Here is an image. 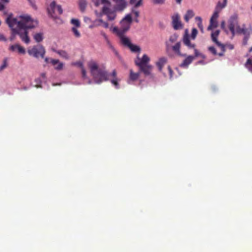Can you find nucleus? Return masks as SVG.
I'll use <instances>...</instances> for the list:
<instances>
[{"instance_id":"nucleus-1","label":"nucleus","mask_w":252,"mask_h":252,"mask_svg":"<svg viewBox=\"0 0 252 252\" xmlns=\"http://www.w3.org/2000/svg\"><path fill=\"white\" fill-rule=\"evenodd\" d=\"M6 23L12 30L9 38L10 41L15 39V35H19L21 40L26 44H29L30 39L28 36V29L35 28L38 24L36 20H34L27 14H23L13 17L12 14H9L6 19Z\"/></svg>"},{"instance_id":"nucleus-2","label":"nucleus","mask_w":252,"mask_h":252,"mask_svg":"<svg viewBox=\"0 0 252 252\" xmlns=\"http://www.w3.org/2000/svg\"><path fill=\"white\" fill-rule=\"evenodd\" d=\"M88 66L95 83L100 84L103 81L110 80L116 89L119 88V82L120 79L117 78L115 70L111 73H108L103 68L99 67L97 63L94 61L88 63Z\"/></svg>"},{"instance_id":"nucleus-3","label":"nucleus","mask_w":252,"mask_h":252,"mask_svg":"<svg viewBox=\"0 0 252 252\" xmlns=\"http://www.w3.org/2000/svg\"><path fill=\"white\" fill-rule=\"evenodd\" d=\"M228 27L232 34V37L236 34H243L244 37L243 44L244 45L247 44L250 36L252 34V28L251 26L246 27L245 25L240 26L238 22L237 14L234 13L230 16L228 20Z\"/></svg>"},{"instance_id":"nucleus-4","label":"nucleus","mask_w":252,"mask_h":252,"mask_svg":"<svg viewBox=\"0 0 252 252\" xmlns=\"http://www.w3.org/2000/svg\"><path fill=\"white\" fill-rule=\"evenodd\" d=\"M132 22L131 14H127L125 17L120 22V28H118L116 27H111V30L115 33H125L130 28L131 24Z\"/></svg>"},{"instance_id":"nucleus-5","label":"nucleus","mask_w":252,"mask_h":252,"mask_svg":"<svg viewBox=\"0 0 252 252\" xmlns=\"http://www.w3.org/2000/svg\"><path fill=\"white\" fill-rule=\"evenodd\" d=\"M28 53L31 56L36 59L41 57L44 58L45 54V50L41 45L38 44L34 45L28 50Z\"/></svg>"},{"instance_id":"nucleus-6","label":"nucleus","mask_w":252,"mask_h":252,"mask_svg":"<svg viewBox=\"0 0 252 252\" xmlns=\"http://www.w3.org/2000/svg\"><path fill=\"white\" fill-rule=\"evenodd\" d=\"M220 31L219 30H216L213 32L211 33V38L212 41L215 43L219 47H220L223 52H224L226 49L229 50H232L234 49V45L230 43H226L225 44H222L220 42L218 41L217 38L220 34Z\"/></svg>"},{"instance_id":"nucleus-7","label":"nucleus","mask_w":252,"mask_h":252,"mask_svg":"<svg viewBox=\"0 0 252 252\" xmlns=\"http://www.w3.org/2000/svg\"><path fill=\"white\" fill-rule=\"evenodd\" d=\"M48 14L53 18H56V14H61L63 9L60 5H57L55 1H52L47 8Z\"/></svg>"},{"instance_id":"nucleus-8","label":"nucleus","mask_w":252,"mask_h":252,"mask_svg":"<svg viewBox=\"0 0 252 252\" xmlns=\"http://www.w3.org/2000/svg\"><path fill=\"white\" fill-rule=\"evenodd\" d=\"M115 9L112 10L110 9V6L104 5L102 10V14H104L107 16V19L109 21L114 20L116 16Z\"/></svg>"},{"instance_id":"nucleus-9","label":"nucleus","mask_w":252,"mask_h":252,"mask_svg":"<svg viewBox=\"0 0 252 252\" xmlns=\"http://www.w3.org/2000/svg\"><path fill=\"white\" fill-rule=\"evenodd\" d=\"M171 19L172 25L175 30H177L183 28V25L180 20V16L179 13H174L171 16Z\"/></svg>"},{"instance_id":"nucleus-10","label":"nucleus","mask_w":252,"mask_h":252,"mask_svg":"<svg viewBox=\"0 0 252 252\" xmlns=\"http://www.w3.org/2000/svg\"><path fill=\"white\" fill-rule=\"evenodd\" d=\"M117 34L120 38L121 43L123 46L128 48L131 43L130 39L125 35V33H117Z\"/></svg>"},{"instance_id":"nucleus-11","label":"nucleus","mask_w":252,"mask_h":252,"mask_svg":"<svg viewBox=\"0 0 252 252\" xmlns=\"http://www.w3.org/2000/svg\"><path fill=\"white\" fill-rule=\"evenodd\" d=\"M116 3L114 9L116 11H122L126 7L127 2L126 0H113Z\"/></svg>"},{"instance_id":"nucleus-12","label":"nucleus","mask_w":252,"mask_h":252,"mask_svg":"<svg viewBox=\"0 0 252 252\" xmlns=\"http://www.w3.org/2000/svg\"><path fill=\"white\" fill-rule=\"evenodd\" d=\"M149 61L150 58L147 55L144 54L141 59L139 57H137L136 59L135 60V63L136 65L140 67L141 66L148 65L147 63Z\"/></svg>"},{"instance_id":"nucleus-13","label":"nucleus","mask_w":252,"mask_h":252,"mask_svg":"<svg viewBox=\"0 0 252 252\" xmlns=\"http://www.w3.org/2000/svg\"><path fill=\"white\" fill-rule=\"evenodd\" d=\"M9 50L12 52H17L21 54H24L26 53L25 49L18 44L11 45L9 46Z\"/></svg>"},{"instance_id":"nucleus-14","label":"nucleus","mask_w":252,"mask_h":252,"mask_svg":"<svg viewBox=\"0 0 252 252\" xmlns=\"http://www.w3.org/2000/svg\"><path fill=\"white\" fill-rule=\"evenodd\" d=\"M194 57L193 56H188L181 63L180 66L184 68H187L188 65L192 62L194 59Z\"/></svg>"},{"instance_id":"nucleus-15","label":"nucleus","mask_w":252,"mask_h":252,"mask_svg":"<svg viewBox=\"0 0 252 252\" xmlns=\"http://www.w3.org/2000/svg\"><path fill=\"white\" fill-rule=\"evenodd\" d=\"M73 64L77 66L81 69L82 76L83 79L87 78L86 71L83 67V63L82 62H77L73 63Z\"/></svg>"},{"instance_id":"nucleus-16","label":"nucleus","mask_w":252,"mask_h":252,"mask_svg":"<svg viewBox=\"0 0 252 252\" xmlns=\"http://www.w3.org/2000/svg\"><path fill=\"white\" fill-rule=\"evenodd\" d=\"M227 3V0H223L222 1H219L216 6L215 9L220 12L226 6Z\"/></svg>"},{"instance_id":"nucleus-17","label":"nucleus","mask_w":252,"mask_h":252,"mask_svg":"<svg viewBox=\"0 0 252 252\" xmlns=\"http://www.w3.org/2000/svg\"><path fill=\"white\" fill-rule=\"evenodd\" d=\"M152 66L149 64L139 67L140 70L143 72L145 75H149L151 74Z\"/></svg>"},{"instance_id":"nucleus-18","label":"nucleus","mask_w":252,"mask_h":252,"mask_svg":"<svg viewBox=\"0 0 252 252\" xmlns=\"http://www.w3.org/2000/svg\"><path fill=\"white\" fill-rule=\"evenodd\" d=\"M51 63L54 66L56 70H60L63 69V64L58 60H51Z\"/></svg>"},{"instance_id":"nucleus-19","label":"nucleus","mask_w":252,"mask_h":252,"mask_svg":"<svg viewBox=\"0 0 252 252\" xmlns=\"http://www.w3.org/2000/svg\"><path fill=\"white\" fill-rule=\"evenodd\" d=\"M78 4L80 11L81 12H84L87 5V0H78Z\"/></svg>"},{"instance_id":"nucleus-20","label":"nucleus","mask_w":252,"mask_h":252,"mask_svg":"<svg viewBox=\"0 0 252 252\" xmlns=\"http://www.w3.org/2000/svg\"><path fill=\"white\" fill-rule=\"evenodd\" d=\"M140 75V73H134L132 70H130L129 78L127 82L128 84L131 83V81H133L137 80Z\"/></svg>"},{"instance_id":"nucleus-21","label":"nucleus","mask_w":252,"mask_h":252,"mask_svg":"<svg viewBox=\"0 0 252 252\" xmlns=\"http://www.w3.org/2000/svg\"><path fill=\"white\" fill-rule=\"evenodd\" d=\"M33 37L36 42H40L44 39L43 33L41 32H36L33 34Z\"/></svg>"},{"instance_id":"nucleus-22","label":"nucleus","mask_w":252,"mask_h":252,"mask_svg":"<svg viewBox=\"0 0 252 252\" xmlns=\"http://www.w3.org/2000/svg\"><path fill=\"white\" fill-rule=\"evenodd\" d=\"M167 59L164 57L160 58L157 62L156 64L158 66L159 70H161L163 65L166 63Z\"/></svg>"},{"instance_id":"nucleus-23","label":"nucleus","mask_w":252,"mask_h":252,"mask_svg":"<svg viewBox=\"0 0 252 252\" xmlns=\"http://www.w3.org/2000/svg\"><path fill=\"white\" fill-rule=\"evenodd\" d=\"M194 15V13L193 10L189 9L187 10L186 14L184 15V19L187 22H188L189 19L192 18Z\"/></svg>"},{"instance_id":"nucleus-24","label":"nucleus","mask_w":252,"mask_h":252,"mask_svg":"<svg viewBox=\"0 0 252 252\" xmlns=\"http://www.w3.org/2000/svg\"><path fill=\"white\" fill-rule=\"evenodd\" d=\"M143 0H130L129 4L132 6V7L138 8L142 5Z\"/></svg>"},{"instance_id":"nucleus-25","label":"nucleus","mask_w":252,"mask_h":252,"mask_svg":"<svg viewBox=\"0 0 252 252\" xmlns=\"http://www.w3.org/2000/svg\"><path fill=\"white\" fill-rule=\"evenodd\" d=\"M183 42L186 45L188 46L189 48H193L194 47V45L191 44L190 43L189 36L187 34H185L184 36Z\"/></svg>"},{"instance_id":"nucleus-26","label":"nucleus","mask_w":252,"mask_h":252,"mask_svg":"<svg viewBox=\"0 0 252 252\" xmlns=\"http://www.w3.org/2000/svg\"><path fill=\"white\" fill-rule=\"evenodd\" d=\"M58 54H59L61 57L63 59L68 60L69 58V56L67 52L63 50H54Z\"/></svg>"},{"instance_id":"nucleus-27","label":"nucleus","mask_w":252,"mask_h":252,"mask_svg":"<svg viewBox=\"0 0 252 252\" xmlns=\"http://www.w3.org/2000/svg\"><path fill=\"white\" fill-rule=\"evenodd\" d=\"M218 23L217 20L210 19V25L207 28L208 31L212 30L213 29L216 28L218 27Z\"/></svg>"},{"instance_id":"nucleus-28","label":"nucleus","mask_w":252,"mask_h":252,"mask_svg":"<svg viewBox=\"0 0 252 252\" xmlns=\"http://www.w3.org/2000/svg\"><path fill=\"white\" fill-rule=\"evenodd\" d=\"M94 3L96 6H98L100 3L107 6H110L111 5V3L108 0H95Z\"/></svg>"},{"instance_id":"nucleus-29","label":"nucleus","mask_w":252,"mask_h":252,"mask_svg":"<svg viewBox=\"0 0 252 252\" xmlns=\"http://www.w3.org/2000/svg\"><path fill=\"white\" fill-rule=\"evenodd\" d=\"M137 8L132 7L131 9V13L129 14H131V15L133 14L135 17V18L134 19V21L136 23L139 22L137 17L139 16V12L136 9Z\"/></svg>"},{"instance_id":"nucleus-30","label":"nucleus","mask_w":252,"mask_h":252,"mask_svg":"<svg viewBox=\"0 0 252 252\" xmlns=\"http://www.w3.org/2000/svg\"><path fill=\"white\" fill-rule=\"evenodd\" d=\"M128 48H129L131 52L135 53L140 52L141 50V49L139 46L135 44H133L132 43L128 47Z\"/></svg>"},{"instance_id":"nucleus-31","label":"nucleus","mask_w":252,"mask_h":252,"mask_svg":"<svg viewBox=\"0 0 252 252\" xmlns=\"http://www.w3.org/2000/svg\"><path fill=\"white\" fill-rule=\"evenodd\" d=\"M181 47L180 42H177L175 45L172 47V49L174 52L179 56H181L182 54L180 52V49Z\"/></svg>"},{"instance_id":"nucleus-32","label":"nucleus","mask_w":252,"mask_h":252,"mask_svg":"<svg viewBox=\"0 0 252 252\" xmlns=\"http://www.w3.org/2000/svg\"><path fill=\"white\" fill-rule=\"evenodd\" d=\"M79 28L75 27H71V32L76 38H80L81 37V33L78 30Z\"/></svg>"},{"instance_id":"nucleus-33","label":"nucleus","mask_w":252,"mask_h":252,"mask_svg":"<svg viewBox=\"0 0 252 252\" xmlns=\"http://www.w3.org/2000/svg\"><path fill=\"white\" fill-rule=\"evenodd\" d=\"M70 23L73 26L72 27L80 28L81 26L80 22L77 19H72L70 20Z\"/></svg>"},{"instance_id":"nucleus-34","label":"nucleus","mask_w":252,"mask_h":252,"mask_svg":"<svg viewBox=\"0 0 252 252\" xmlns=\"http://www.w3.org/2000/svg\"><path fill=\"white\" fill-rule=\"evenodd\" d=\"M245 66L249 71L252 73V57L247 60Z\"/></svg>"},{"instance_id":"nucleus-35","label":"nucleus","mask_w":252,"mask_h":252,"mask_svg":"<svg viewBox=\"0 0 252 252\" xmlns=\"http://www.w3.org/2000/svg\"><path fill=\"white\" fill-rule=\"evenodd\" d=\"M195 20L198 22L197 26L202 32H203V26L202 24V19L200 17H196Z\"/></svg>"},{"instance_id":"nucleus-36","label":"nucleus","mask_w":252,"mask_h":252,"mask_svg":"<svg viewBox=\"0 0 252 252\" xmlns=\"http://www.w3.org/2000/svg\"><path fill=\"white\" fill-rule=\"evenodd\" d=\"M97 22H100L102 24L101 25L105 28H108V27H109V25L106 22H104L102 19H96L95 20V23H97Z\"/></svg>"},{"instance_id":"nucleus-37","label":"nucleus","mask_w":252,"mask_h":252,"mask_svg":"<svg viewBox=\"0 0 252 252\" xmlns=\"http://www.w3.org/2000/svg\"><path fill=\"white\" fill-rule=\"evenodd\" d=\"M220 12V11H219L215 9L214 12L212 17L211 18V19L217 20V19L219 17V14Z\"/></svg>"},{"instance_id":"nucleus-38","label":"nucleus","mask_w":252,"mask_h":252,"mask_svg":"<svg viewBox=\"0 0 252 252\" xmlns=\"http://www.w3.org/2000/svg\"><path fill=\"white\" fill-rule=\"evenodd\" d=\"M178 37V35L177 34H174L172 35L169 38V40L172 43L175 42Z\"/></svg>"},{"instance_id":"nucleus-39","label":"nucleus","mask_w":252,"mask_h":252,"mask_svg":"<svg viewBox=\"0 0 252 252\" xmlns=\"http://www.w3.org/2000/svg\"><path fill=\"white\" fill-rule=\"evenodd\" d=\"M7 65V59H4L3 61L2 64L0 66V71L3 70Z\"/></svg>"},{"instance_id":"nucleus-40","label":"nucleus","mask_w":252,"mask_h":252,"mask_svg":"<svg viewBox=\"0 0 252 252\" xmlns=\"http://www.w3.org/2000/svg\"><path fill=\"white\" fill-rule=\"evenodd\" d=\"M197 33H198L197 30L196 29H195V28L192 29V32H191V37L193 39H195Z\"/></svg>"},{"instance_id":"nucleus-41","label":"nucleus","mask_w":252,"mask_h":252,"mask_svg":"<svg viewBox=\"0 0 252 252\" xmlns=\"http://www.w3.org/2000/svg\"><path fill=\"white\" fill-rule=\"evenodd\" d=\"M152 1L155 4H163L164 3L165 0H152Z\"/></svg>"},{"instance_id":"nucleus-42","label":"nucleus","mask_w":252,"mask_h":252,"mask_svg":"<svg viewBox=\"0 0 252 252\" xmlns=\"http://www.w3.org/2000/svg\"><path fill=\"white\" fill-rule=\"evenodd\" d=\"M100 34L103 36V37L105 40V41L109 43V38H108V37L107 35V34L103 31L100 32Z\"/></svg>"},{"instance_id":"nucleus-43","label":"nucleus","mask_w":252,"mask_h":252,"mask_svg":"<svg viewBox=\"0 0 252 252\" xmlns=\"http://www.w3.org/2000/svg\"><path fill=\"white\" fill-rule=\"evenodd\" d=\"M221 28L226 33L228 32V31L227 30V29L225 27V23L224 21H222L221 22Z\"/></svg>"},{"instance_id":"nucleus-44","label":"nucleus","mask_w":252,"mask_h":252,"mask_svg":"<svg viewBox=\"0 0 252 252\" xmlns=\"http://www.w3.org/2000/svg\"><path fill=\"white\" fill-rule=\"evenodd\" d=\"M41 80L40 79V78H37L35 80V82L36 83V84L35 85V87H36V88H39L40 87V84H41Z\"/></svg>"},{"instance_id":"nucleus-45","label":"nucleus","mask_w":252,"mask_h":252,"mask_svg":"<svg viewBox=\"0 0 252 252\" xmlns=\"http://www.w3.org/2000/svg\"><path fill=\"white\" fill-rule=\"evenodd\" d=\"M208 49L214 55L217 54L216 50L214 47H213V46L210 47H209Z\"/></svg>"},{"instance_id":"nucleus-46","label":"nucleus","mask_w":252,"mask_h":252,"mask_svg":"<svg viewBox=\"0 0 252 252\" xmlns=\"http://www.w3.org/2000/svg\"><path fill=\"white\" fill-rule=\"evenodd\" d=\"M194 54L195 57L201 56L202 58H204V56L200 54L196 49H194Z\"/></svg>"},{"instance_id":"nucleus-47","label":"nucleus","mask_w":252,"mask_h":252,"mask_svg":"<svg viewBox=\"0 0 252 252\" xmlns=\"http://www.w3.org/2000/svg\"><path fill=\"white\" fill-rule=\"evenodd\" d=\"M7 39L4 35L0 33V41H6Z\"/></svg>"},{"instance_id":"nucleus-48","label":"nucleus","mask_w":252,"mask_h":252,"mask_svg":"<svg viewBox=\"0 0 252 252\" xmlns=\"http://www.w3.org/2000/svg\"><path fill=\"white\" fill-rule=\"evenodd\" d=\"M84 21L86 23H89L91 22V19L88 17L85 16L84 17Z\"/></svg>"},{"instance_id":"nucleus-49","label":"nucleus","mask_w":252,"mask_h":252,"mask_svg":"<svg viewBox=\"0 0 252 252\" xmlns=\"http://www.w3.org/2000/svg\"><path fill=\"white\" fill-rule=\"evenodd\" d=\"M168 69L170 74V78L171 79L173 76V71L172 70L171 67L169 66L168 67Z\"/></svg>"},{"instance_id":"nucleus-50","label":"nucleus","mask_w":252,"mask_h":252,"mask_svg":"<svg viewBox=\"0 0 252 252\" xmlns=\"http://www.w3.org/2000/svg\"><path fill=\"white\" fill-rule=\"evenodd\" d=\"M51 60H52V59L48 58H45V62L46 63H49V62H50L51 63Z\"/></svg>"},{"instance_id":"nucleus-51","label":"nucleus","mask_w":252,"mask_h":252,"mask_svg":"<svg viewBox=\"0 0 252 252\" xmlns=\"http://www.w3.org/2000/svg\"><path fill=\"white\" fill-rule=\"evenodd\" d=\"M4 8V5L0 2V11L3 10Z\"/></svg>"},{"instance_id":"nucleus-52","label":"nucleus","mask_w":252,"mask_h":252,"mask_svg":"<svg viewBox=\"0 0 252 252\" xmlns=\"http://www.w3.org/2000/svg\"><path fill=\"white\" fill-rule=\"evenodd\" d=\"M94 26H100L102 24L100 22L95 23V21H94Z\"/></svg>"},{"instance_id":"nucleus-53","label":"nucleus","mask_w":252,"mask_h":252,"mask_svg":"<svg viewBox=\"0 0 252 252\" xmlns=\"http://www.w3.org/2000/svg\"><path fill=\"white\" fill-rule=\"evenodd\" d=\"M3 3H7L9 2V0H0Z\"/></svg>"},{"instance_id":"nucleus-54","label":"nucleus","mask_w":252,"mask_h":252,"mask_svg":"<svg viewBox=\"0 0 252 252\" xmlns=\"http://www.w3.org/2000/svg\"><path fill=\"white\" fill-rule=\"evenodd\" d=\"M30 3L31 4H32V5L34 4V0H28Z\"/></svg>"},{"instance_id":"nucleus-55","label":"nucleus","mask_w":252,"mask_h":252,"mask_svg":"<svg viewBox=\"0 0 252 252\" xmlns=\"http://www.w3.org/2000/svg\"><path fill=\"white\" fill-rule=\"evenodd\" d=\"M41 77L43 78H45V74L43 73L41 74Z\"/></svg>"},{"instance_id":"nucleus-56","label":"nucleus","mask_w":252,"mask_h":252,"mask_svg":"<svg viewBox=\"0 0 252 252\" xmlns=\"http://www.w3.org/2000/svg\"><path fill=\"white\" fill-rule=\"evenodd\" d=\"M176 2L178 4H181L182 0H175Z\"/></svg>"},{"instance_id":"nucleus-57","label":"nucleus","mask_w":252,"mask_h":252,"mask_svg":"<svg viewBox=\"0 0 252 252\" xmlns=\"http://www.w3.org/2000/svg\"><path fill=\"white\" fill-rule=\"evenodd\" d=\"M197 64H204L203 61H199L197 63Z\"/></svg>"},{"instance_id":"nucleus-58","label":"nucleus","mask_w":252,"mask_h":252,"mask_svg":"<svg viewBox=\"0 0 252 252\" xmlns=\"http://www.w3.org/2000/svg\"><path fill=\"white\" fill-rule=\"evenodd\" d=\"M92 81L90 79H89L88 80V84H92Z\"/></svg>"},{"instance_id":"nucleus-59","label":"nucleus","mask_w":252,"mask_h":252,"mask_svg":"<svg viewBox=\"0 0 252 252\" xmlns=\"http://www.w3.org/2000/svg\"><path fill=\"white\" fill-rule=\"evenodd\" d=\"M52 85H53V86H56V85H61V84H60H60H55V83H53V84H52Z\"/></svg>"},{"instance_id":"nucleus-60","label":"nucleus","mask_w":252,"mask_h":252,"mask_svg":"<svg viewBox=\"0 0 252 252\" xmlns=\"http://www.w3.org/2000/svg\"><path fill=\"white\" fill-rule=\"evenodd\" d=\"M95 26H94V25H91V26H90L89 28H93L94 27H95Z\"/></svg>"},{"instance_id":"nucleus-61","label":"nucleus","mask_w":252,"mask_h":252,"mask_svg":"<svg viewBox=\"0 0 252 252\" xmlns=\"http://www.w3.org/2000/svg\"><path fill=\"white\" fill-rule=\"evenodd\" d=\"M223 52H223V51H222V52L219 53V55L220 56H222V55H223Z\"/></svg>"},{"instance_id":"nucleus-62","label":"nucleus","mask_w":252,"mask_h":252,"mask_svg":"<svg viewBox=\"0 0 252 252\" xmlns=\"http://www.w3.org/2000/svg\"><path fill=\"white\" fill-rule=\"evenodd\" d=\"M252 47L251 48V49H250V52H252Z\"/></svg>"},{"instance_id":"nucleus-63","label":"nucleus","mask_w":252,"mask_h":252,"mask_svg":"<svg viewBox=\"0 0 252 252\" xmlns=\"http://www.w3.org/2000/svg\"><path fill=\"white\" fill-rule=\"evenodd\" d=\"M251 9L252 10V6L251 7Z\"/></svg>"}]
</instances>
